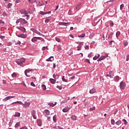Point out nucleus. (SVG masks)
Returning <instances> with one entry per match:
<instances>
[{
    "instance_id": "f257e3e1",
    "label": "nucleus",
    "mask_w": 129,
    "mask_h": 129,
    "mask_svg": "<svg viewBox=\"0 0 129 129\" xmlns=\"http://www.w3.org/2000/svg\"><path fill=\"white\" fill-rule=\"evenodd\" d=\"M19 23H20L21 25H23L25 24H27L28 22L26 21V20H25L24 19L20 18L16 21V24H19Z\"/></svg>"
},
{
    "instance_id": "f03ea898",
    "label": "nucleus",
    "mask_w": 129,
    "mask_h": 129,
    "mask_svg": "<svg viewBox=\"0 0 129 129\" xmlns=\"http://www.w3.org/2000/svg\"><path fill=\"white\" fill-rule=\"evenodd\" d=\"M33 70H26L25 71V74L27 77H30L32 75Z\"/></svg>"
},
{
    "instance_id": "7ed1b4c3",
    "label": "nucleus",
    "mask_w": 129,
    "mask_h": 129,
    "mask_svg": "<svg viewBox=\"0 0 129 129\" xmlns=\"http://www.w3.org/2000/svg\"><path fill=\"white\" fill-rule=\"evenodd\" d=\"M25 61H26V59H25L24 58H21L20 59H17L16 63L18 65H21L23 64V63H25Z\"/></svg>"
},
{
    "instance_id": "20e7f679",
    "label": "nucleus",
    "mask_w": 129,
    "mask_h": 129,
    "mask_svg": "<svg viewBox=\"0 0 129 129\" xmlns=\"http://www.w3.org/2000/svg\"><path fill=\"white\" fill-rule=\"evenodd\" d=\"M125 83L122 81L120 83V89H124L125 88Z\"/></svg>"
},
{
    "instance_id": "39448f33",
    "label": "nucleus",
    "mask_w": 129,
    "mask_h": 129,
    "mask_svg": "<svg viewBox=\"0 0 129 129\" xmlns=\"http://www.w3.org/2000/svg\"><path fill=\"white\" fill-rule=\"evenodd\" d=\"M19 38H22L23 39H26L28 37V35L25 34H21L17 35Z\"/></svg>"
},
{
    "instance_id": "423d86ee",
    "label": "nucleus",
    "mask_w": 129,
    "mask_h": 129,
    "mask_svg": "<svg viewBox=\"0 0 129 129\" xmlns=\"http://www.w3.org/2000/svg\"><path fill=\"white\" fill-rule=\"evenodd\" d=\"M71 107H72L70 105L69 106L66 107L62 110L63 112H68V111H69V110H70V108H71Z\"/></svg>"
},
{
    "instance_id": "0eeeda50",
    "label": "nucleus",
    "mask_w": 129,
    "mask_h": 129,
    "mask_svg": "<svg viewBox=\"0 0 129 129\" xmlns=\"http://www.w3.org/2000/svg\"><path fill=\"white\" fill-rule=\"evenodd\" d=\"M43 114L45 116H47L48 115H50V111L49 110H45L43 111Z\"/></svg>"
},
{
    "instance_id": "6e6552de",
    "label": "nucleus",
    "mask_w": 129,
    "mask_h": 129,
    "mask_svg": "<svg viewBox=\"0 0 129 129\" xmlns=\"http://www.w3.org/2000/svg\"><path fill=\"white\" fill-rule=\"evenodd\" d=\"M14 97L15 96H8L3 99V101H7L10 99H12V98H14Z\"/></svg>"
},
{
    "instance_id": "1a4fd4ad",
    "label": "nucleus",
    "mask_w": 129,
    "mask_h": 129,
    "mask_svg": "<svg viewBox=\"0 0 129 129\" xmlns=\"http://www.w3.org/2000/svg\"><path fill=\"white\" fill-rule=\"evenodd\" d=\"M30 104H31V103L30 102H25L24 104L23 103V107H25V108H27L30 106Z\"/></svg>"
},
{
    "instance_id": "9d476101",
    "label": "nucleus",
    "mask_w": 129,
    "mask_h": 129,
    "mask_svg": "<svg viewBox=\"0 0 129 129\" xmlns=\"http://www.w3.org/2000/svg\"><path fill=\"white\" fill-rule=\"evenodd\" d=\"M58 25H59V26H69V25H70V23H69L59 22L58 23Z\"/></svg>"
},
{
    "instance_id": "9b49d317",
    "label": "nucleus",
    "mask_w": 129,
    "mask_h": 129,
    "mask_svg": "<svg viewBox=\"0 0 129 129\" xmlns=\"http://www.w3.org/2000/svg\"><path fill=\"white\" fill-rule=\"evenodd\" d=\"M17 103H18V104H21V105H23L24 103H23V102H22L21 101H16V102H14L12 103H11V105H14V104H17Z\"/></svg>"
},
{
    "instance_id": "f8f14e48",
    "label": "nucleus",
    "mask_w": 129,
    "mask_h": 129,
    "mask_svg": "<svg viewBox=\"0 0 129 129\" xmlns=\"http://www.w3.org/2000/svg\"><path fill=\"white\" fill-rule=\"evenodd\" d=\"M20 14H22V15H25V17L27 16V12H26V10L24 9L20 10Z\"/></svg>"
},
{
    "instance_id": "ddd939ff",
    "label": "nucleus",
    "mask_w": 129,
    "mask_h": 129,
    "mask_svg": "<svg viewBox=\"0 0 129 129\" xmlns=\"http://www.w3.org/2000/svg\"><path fill=\"white\" fill-rule=\"evenodd\" d=\"M106 57H107V55H103L101 56L99 58H98V61H101L102 60H104V59H105Z\"/></svg>"
},
{
    "instance_id": "4468645a",
    "label": "nucleus",
    "mask_w": 129,
    "mask_h": 129,
    "mask_svg": "<svg viewBox=\"0 0 129 129\" xmlns=\"http://www.w3.org/2000/svg\"><path fill=\"white\" fill-rule=\"evenodd\" d=\"M17 29H18V30H20V31H22V32H23V33H25V32H26V29L24 27H17Z\"/></svg>"
},
{
    "instance_id": "2eb2a0df",
    "label": "nucleus",
    "mask_w": 129,
    "mask_h": 129,
    "mask_svg": "<svg viewBox=\"0 0 129 129\" xmlns=\"http://www.w3.org/2000/svg\"><path fill=\"white\" fill-rule=\"evenodd\" d=\"M32 116H33L34 119H37V116L36 115V112L33 111L32 113Z\"/></svg>"
},
{
    "instance_id": "dca6fc26",
    "label": "nucleus",
    "mask_w": 129,
    "mask_h": 129,
    "mask_svg": "<svg viewBox=\"0 0 129 129\" xmlns=\"http://www.w3.org/2000/svg\"><path fill=\"white\" fill-rule=\"evenodd\" d=\"M37 123L39 126H41V125H42V120L40 119H37Z\"/></svg>"
},
{
    "instance_id": "f3484780",
    "label": "nucleus",
    "mask_w": 129,
    "mask_h": 129,
    "mask_svg": "<svg viewBox=\"0 0 129 129\" xmlns=\"http://www.w3.org/2000/svg\"><path fill=\"white\" fill-rule=\"evenodd\" d=\"M46 61L49 62V61H50L52 62V61H54V57L50 56L48 59H46Z\"/></svg>"
},
{
    "instance_id": "a211bd4d",
    "label": "nucleus",
    "mask_w": 129,
    "mask_h": 129,
    "mask_svg": "<svg viewBox=\"0 0 129 129\" xmlns=\"http://www.w3.org/2000/svg\"><path fill=\"white\" fill-rule=\"evenodd\" d=\"M49 81L52 83V84H55L56 83V80L53 79H50Z\"/></svg>"
},
{
    "instance_id": "6ab92c4d",
    "label": "nucleus",
    "mask_w": 129,
    "mask_h": 129,
    "mask_svg": "<svg viewBox=\"0 0 129 129\" xmlns=\"http://www.w3.org/2000/svg\"><path fill=\"white\" fill-rule=\"evenodd\" d=\"M21 115V113L19 112H16L15 115H14V117H19Z\"/></svg>"
},
{
    "instance_id": "aec40b11",
    "label": "nucleus",
    "mask_w": 129,
    "mask_h": 129,
    "mask_svg": "<svg viewBox=\"0 0 129 129\" xmlns=\"http://www.w3.org/2000/svg\"><path fill=\"white\" fill-rule=\"evenodd\" d=\"M114 79L116 82H118V81H119V77L117 76L114 77Z\"/></svg>"
},
{
    "instance_id": "412c9836",
    "label": "nucleus",
    "mask_w": 129,
    "mask_h": 129,
    "mask_svg": "<svg viewBox=\"0 0 129 129\" xmlns=\"http://www.w3.org/2000/svg\"><path fill=\"white\" fill-rule=\"evenodd\" d=\"M96 92V90L94 89H92L91 90H90V93H91V94H93V93H95Z\"/></svg>"
},
{
    "instance_id": "4be33fe9",
    "label": "nucleus",
    "mask_w": 129,
    "mask_h": 129,
    "mask_svg": "<svg viewBox=\"0 0 129 129\" xmlns=\"http://www.w3.org/2000/svg\"><path fill=\"white\" fill-rule=\"evenodd\" d=\"M71 118L72 120H76L77 119V117L75 115H72Z\"/></svg>"
},
{
    "instance_id": "5701e85b",
    "label": "nucleus",
    "mask_w": 129,
    "mask_h": 129,
    "mask_svg": "<svg viewBox=\"0 0 129 129\" xmlns=\"http://www.w3.org/2000/svg\"><path fill=\"white\" fill-rule=\"evenodd\" d=\"M50 21H51V18L48 17V18H46L45 22L49 23V22H50Z\"/></svg>"
},
{
    "instance_id": "b1692460",
    "label": "nucleus",
    "mask_w": 129,
    "mask_h": 129,
    "mask_svg": "<svg viewBox=\"0 0 129 129\" xmlns=\"http://www.w3.org/2000/svg\"><path fill=\"white\" fill-rule=\"evenodd\" d=\"M99 57H100V55L98 54L97 56H95L93 57V60H97V59H98V58H99Z\"/></svg>"
},
{
    "instance_id": "393cba45",
    "label": "nucleus",
    "mask_w": 129,
    "mask_h": 129,
    "mask_svg": "<svg viewBox=\"0 0 129 129\" xmlns=\"http://www.w3.org/2000/svg\"><path fill=\"white\" fill-rule=\"evenodd\" d=\"M53 77L54 79H58V78H59V76L57 75L53 74Z\"/></svg>"
},
{
    "instance_id": "a878e982",
    "label": "nucleus",
    "mask_w": 129,
    "mask_h": 129,
    "mask_svg": "<svg viewBox=\"0 0 129 129\" xmlns=\"http://www.w3.org/2000/svg\"><path fill=\"white\" fill-rule=\"evenodd\" d=\"M62 81H63V82H68V81L65 79V76H63L61 78Z\"/></svg>"
},
{
    "instance_id": "bb28decb",
    "label": "nucleus",
    "mask_w": 129,
    "mask_h": 129,
    "mask_svg": "<svg viewBox=\"0 0 129 129\" xmlns=\"http://www.w3.org/2000/svg\"><path fill=\"white\" fill-rule=\"evenodd\" d=\"M85 37V34L83 33L78 36L79 38H84Z\"/></svg>"
},
{
    "instance_id": "cd10ccee",
    "label": "nucleus",
    "mask_w": 129,
    "mask_h": 129,
    "mask_svg": "<svg viewBox=\"0 0 129 129\" xmlns=\"http://www.w3.org/2000/svg\"><path fill=\"white\" fill-rule=\"evenodd\" d=\"M48 105H49L50 106H52L53 107L54 105H56V103H55L54 104L53 103H49Z\"/></svg>"
},
{
    "instance_id": "c85d7f7f",
    "label": "nucleus",
    "mask_w": 129,
    "mask_h": 129,
    "mask_svg": "<svg viewBox=\"0 0 129 129\" xmlns=\"http://www.w3.org/2000/svg\"><path fill=\"white\" fill-rule=\"evenodd\" d=\"M123 8H124V5L123 4H122L120 6V10L122 11Z\"/></svg>"
},
{
    "instance_id": "c756f323",
    "label": "nucleus",
    "mask_w": 129,
    "mask_h": 129,
    "mask_svg": "<svg viewBox=\"0 0 129 129\" xmlns=\"http://www.w3.org/2000/svg\"><path fill=\"white\" fill-rule=\"evenodd\" d=\"M116 124L117 125H119V124H121V120H118L116 122Z\"/></svg>"
},
{
    "instance_id": "7c9ffc66",
    "label": "nucleus",
    "mask_w": 129,
    "mask_h": 129,
    "mask_svg": "<svg viewBox=\"0 0 129 129\" xmlns=\"http://www.w3.org/2000/svg\"><path fill=\"white\" fill-rule=\"evenodd\" d=\"M31 41H32V42H36V41H37V37H33Z\"/></svg>"
},
{
    "instance_id": "2f4dec72",
    "label": "nucleus",
    "mask_w": 129,
    "mask_h": 129,
    "mask_svg": "<svg viewBox=\"0 0 129 129\" xmlns=\"http://www.w3.org/2000/svg\"><path fill=\"white\" fill-rule=\"evenodd\" d=\"M56 118L57 117H56V115L53 116V120L54 122H56L57 121Z\"/></svg>"
},
{
    "instance_id": "473e14b6",
    "label": "nucleus",
    "mask_w": 129,
    "mask_h": 129,
    "mask_svg": "<svg viewBox=\"0 0 129 129\" xmlns=\"http://www.w3.org/2000/svg\"><path fill=\"white\" fill-rule=\"evenodd\" d=\"M109 73V77H112L113 76V73H112V71H110Z\"/></svg>"
},
{
    "instance_id": "72a5a7b5",
    "label": "nucleus",
    "mask_w": 129,
    "mask_h": 129,
    "mask_svg": "<svg viewBox=\"0 0 129 129\" xmlns=\"http://www.w3.org/2000/svg\"><path fill=\"white\" fill-rule=\"evenodd\" d=\"M36 39L40 40L41 41H43V42H44V41H45V40H44V39H43V38H42V37H36Z\"/></svg>"
},
{
    "instance_id": "f704fd0d",
    "label": "nucleus",
    "mask_w": 129,
    "mask_h": 129,
    "mask_svg": "<svg viewBox=\"0 0 129 129\" xmlns=\"http://www.w3.org/2000/svg\"><path fill=\"white\" fill-rule=\"evenodd\" d=\"M119 35H120V32L119 31H117L116 33V36L117 38H118V36H119Z\"/></svg>"
},
{
    "instance_id": "c9c22d12",
    "label": "nucleus",
    "mask_w": 129,
    "mask_h": 129,
    "mask_svg": "<svg viewBox=\"0 0 129 129\" xmlns=\"http://www.w3.org/2000/svg\"><path fill=\"white\" fill-rule=\"evenodd\" d=\"M34 32L35 34H37V35H41V33L37 30H34Z\"/></svg>"
},
{
    "instance_id": "e433bc0d",
    "label": "nucleus",
    "mask_w": 129,
    "mask_h": 129,
    "mask_svg": "<svg viewBox=\"0 0 129 129\" xmlns=\"http://www.w3.org/2000/svg\"><path fill=\"white\" fill-rule=\"evenodd\" d=\"M42 88L43 90H46V86L45 85H42Z\"/></svg>"
},
{
    "instance_id": "4c0bfd02",
    "label": "nucleus",
    "mask_w": 129,
    "mask_h": 129,
    "mask_svg": "<svg viewBox=\"0 0 129 129\" xmlns=\"http://www.w3.org/2000/svg\"><path fill=\"white\" fill-rule=\"evenodd\" d=\"M115 122V121H114V119L111 120V124H112L113 125H114Z\"/></svg>"
},
{
    "instance_id": "58836bf2",
    "label": "nucleus",
    "mask_w": 129,
    "mask_h": 129,
    "mask_svg": "<svg viewBox=\"0 0 129 129\" xmlns=\"http://www.w3.org/2000/svg\"><path fill=\"white\" fill-rule=\"evenodd\" d=\"M81 6V3H80L79 5H78L76 7V10H78L79 9V7Z\"/></svg>"
},
{
    "instance_id": "ea45409f",
    "label": "nucleus",
    "mask_w": 129,
    "mask_h": 129,
    "mask_svg": "<svg viewBox=\"0 0 129 129\" xmlns=\"http://www.w3.org/2000/svg\"><path fill=\"white\" fill-rule=\"evenodd\" d=\"M12 6H13V4H11V3H9L8 5V9H11Z\"/></svg>"
},
{
    "instance_id": "a19ab883",
    "label": "nucleus",
    "mask_w": 129,
    "mask_h": 129,
    "mask_svg": "<svg viewBox=\"0 0 129 129\" xmlns=\"http://www.w3.org/2000/svg\"><path fill=\"white\" fill-rule=\"evenodd\" d=\"M123 44L124 46H127V45H128V43L126 41H124L123 42Z\"/></svg>"
},
{
    "instance_id": "79ce46f5",
    "label": "nucleus",
    "mask_w": 129,
    "mask_h": 129,
    "mask_svg": "<svg viewBox=\"0 0 129 129\" xmlns=\"http://www.w3.org/2000/svg\"><path fill=\"white\" fill-rule=\"evenodd\" d=\"M80 50H81V45H79L78 46V47H77V50L80 51Z\"/></svg>"
},
{
    "instance_id": "37998d69",
    "label": "nucleus",
    "mask_w": 129,
    "mask_h": 129,
    "mask_svg": "<svg viewBox=\"0 0 129 129\" xmlns=\"http://www.w3.org/2000/svg\"><path fill=\"white\" fill-rule=\"evenodd\" d=\"M122 121H123L124 124L125 125L127 124V122L126 121V120H125V119H123L122 120Z\"/></svg>"
},
{
    "instance_id": "c03bdc74",
    "label": "nucleus",
    "mask_w": 129,
    "mask_h": 129,
    "mask_svg": "<svg viewBox=\"0 0 129 129\" xmlns=\"http://www.w3.org/2000/svg\"><path fill=\"white\" fill-rule=\"evenodd\" d=\"M55 41H56L58 42V43L60 42H61V40H60V39H59V38H57V37L55 38Z\"/></svg>"
},
{
    "instance_id": "a18cd8bd",
    "label": "nucleus",
    "mask_w": 129,
    "mask_h": 129,
    "mask_svg": "<svg viewBox=\"0 0 129 129\" xmlns=\"http://www.w3.org/2000/svg\"><path fill=\"white\" fill-rule=\"evenodd\" d=\"M30 84H31V86H33V87H36V85H35V84H34V82H32Z\"/></svg>"
},
{
    "instance_id": "49530a36",
    "label": "nucleus",
    "mask_w": 129,
    "mask_h": 129,
    "mask_svg": "<svg viewBox=\"0 0 129 129\" xmlns=\"http://www.w3.org/2000/svg\"><path fill=\"white\" fill-rule=\"evenodd\" d=\"M46 49H48V46L43 47L42 48V50L44 51V50H46Z\"/></svg>"
},
{
    "instance_id": "de8ad7c7",
    "label": "nucleus",
    "mask_w": 129,
    "mask_h": 129,
    "mask_svg": "<svg viewBox=\"0 0 129 129\" xmlns=\"http://www.w3.org/2000/svg\"><path fill=\"white\" fill-rule=\"evenodd\" d=\"M16 76H17V74H16V73H14L12 75V77H16Z\"/></svg>"
},
{
    "instance_id": "09e8293b",
    "label": "nucleus",
    "mask_w": 129,
    "mask_h": 129,
    "mask_svg": "<svg viewBox=\"0 0 129 129\" xmlns=\"http://www.w3.org/2000/svg\"><path fill=\"white\" fill-rule=\"evenodd\" d=\"M56 88H58L59 90H61L62 89V86H57Z\"/></svg>"
},
{
    "instance_id": "8fccbe9b",
    "label": "nucleus",
    "mask_w": 129,
    "mask_h": 129,
    "mask_svg": "<svg viewBox=\"0 0 129 129\" xmlns=\"http://www.w3.org/2000/svg\"><path fill=\"white\" fill-rule=\"evenodd\" d=\"M94 109H95V107H92L90 108V110L91 111L94 110Z\"/></svg>"
},
{
    "instance_id": "3c124183",
    "label": "nucleus",
    "mask_w": 129,
    "mask_h": 129,
    "mask_svg": "<svg viewBox=\"0 0 129 129\" xmlns=\"http://www.w3.org/2000/svg\"><path fill=\"white\" fill-rule=\"evenodd\" d=\"M18 126H20V123L19 122L16 123V125H15V127H18Z\"/></svg>"
},
{
    "instance_id": "603ef678",
    "label": "nucleus",
    "mask_w": 129,
    "mask_h": 129,
    "mask_svg": "<svg viewBox=\"0 0 129 129\" xmlns=\"http://www.w3.org/2000/svg\"><path fill=\"white\" fill-rule=\"evenodd\" d=\"M59 128H60V126H56L53 127V128L54 129H59Z\"/></svg>"
},
{
    "instance_id": "864d4df0",
    "label": "nucleus",
    "mask_w": 129,
    "mask_h": 129,
    "mask_svg": "<svg viewBox=\"0 0 129 129\" xmlns=\"http://www.w3.org/2000/svg\"><path fill=\"white\" fill-rule=\"evenodd\" d=\"M128 60H129V54L127 55L126 56V61H128Z\"/></svg>"
},
{
    "instance_id": "5fc2aeb1",
    "label": "nucleus",
    "mask_w": 129,
    "mask_h": 129,
    "mask_svg": "<svg viewBox=\"0 0 129 129\" xmlns=\"http://www.w3.org/2000/svg\"><path fill=\"white\" fill-rule=\"evenodd\" d=\"M3 84H6L7 83V81L5 80H3Z\"/></svg>"
},
{
    "instance_id": "6e6d98bb",
    "label": "nucleus",
    "mask_w": 129,
    "mask_h": 129,
    "mask_svg": "<svg viewBox=\"0 0 129 129\" xmlns=\"http://www.w3.org/2000/svg\"><path fill=\"white\" fill-rule=\"evenodd\" d=\"M112 42H114L113 40H111L109 42V45H111L112 44Z\"/></svg>"
},
{
    "instance_id": "4d7b16f0",
    "label": "nucleus",
    "mask_w": 129,
    "mask_h": 129,
    "mask_svg": "<svg viewBox=\"0 0 129 129\" xmlns=\"http://www.w3.org/2000/svg\"><path fill=\"white\" fill-rule=\"evenodd\" d=\"M88 49H89V46L88 45H86L85 46V49L86 50H88Z\"/></svg>"
},
{
    "instance_id": "13d9d810",
    "label": "nucleus",
    "mask_w": 129,
    "mask_h": 129,
    "mask_svg": "<svg viewBox=\"0 0 129 129\" xmlns=\"http://www.w3.org/2000/svg\"><path fill=\"white\" fill-rule=\"evenodd\" d=\"M12 42H10L8 43V46H12Z\"/></svg>"
},
{
    "instance_id": "bf43d9fd",
    "label": "nucleus",
    "mask_w": 129,
    "mask_h": 129,
    "mask_svg": "<svg viewBox=\"0 0 129 129\" xmlns=\"http://www.w3.org/2000/svg\"><path fill=\"white\" fill-rule=\"evenodd\" d=\"M16 4H19V3H21V0H16Z\"/></svg>"
},
{
    "instance_id": "052dcab7",
    "label": "nucleus",
    "mask_w": 129,
    "mask_h": 129,
    "mask_svg": "<svg viewBox=\"0 0 129 129\" xmlns=\"http://www.w3.org/2000/svg\"><path fill=\"white\" fill-rule=\"evenodd\" d=\"M21 44V41H18L16 43V45H20Z\"/></svg>"
},
{
    "instance_id": "680f3d73",
    "label": "nucleus",
    "mask_w": 129,
    "mask_h": 129,
    "mask_svg": "<svg viewBox=\"0 0 129 129\" xmlns=\"http://www.w3.org/2000/svg\"><path fill=\"white\" fill-rule=\"evenodd\" d=\"M57 51L58 52H60V51H61V47H58V48L57 49Z\"/></svg>"
},
{
    "instance_id": "e2e57ef3",
    "label": "nucleus",
    "mask_w": 129,
    "mask_h": 129,
    "mask_svg": "<svg viewBox=\"0 0 129 129\" xmlns=\"http://www.w3.org/2000/svg\"><path fill=\"white\" fill-rule=\"evenodd\" d=\"M70 37H71V38H72L73 39H74V37L73 36V35L72 34H71L70 35Z\"/></svg>"
},
{
    "instance_id": "0e129e2a",
    "label": "nucleus",
    "mask_w": 129,
    "mask_h": 129,
    "mask_svg": "<svg viewBox=\"0 0 129 129\" xmlns=\"http://www.w3.org/2000/svg\"><path fill=\"white\" fill-rule=\"evenodd\" d=\"M110 27H113V22H112L110 24Z\"/></svg>"
},
{
    "instance_id": "69168bd1",
    "label": "nucleus",
    "mask_w": 129,
    "mask_h": 129,
    "mask_svg": "<svg viewBox=\"0 0 129 129\" xmlns=\"http://www.w3.org/2000/svg\"><path fill=\"white\" fill-rule=\"evenodd\" d=\"M4 38H5V36H3V35L0 36V38H1V39H4Z\"/></svg>"
},
{
    "instance_id": "338daca9",
    "label": "nucleus",
    "mask_w": 129,
    "mask_h": 129,
    "mask_svg": "<svg viewBox=\"0 0 129 129\" xmlns=\"http://www.w3.org/2000/svg\"><path fill=\"white\" fill-rule=\"evenodd\" d=\"M40 14L41 15H46V13H44V12H41Z\"/></svg>"
},
{
    "instance_id": "774afa93",
    "label": "nucleus",
    "mask_w": 129,
    "mask_h": 129,
    "mask_svg": "<svg viewBox=\"0 0 129 129\" xmlns=\"http://www.w3.org/2000/svg\"><path fill=\"white\" fill-rule=\"evenodd\" d=\"M66 102H67V100H64L62 101V103H65Z\"/></svg>"
}]
</instances>
